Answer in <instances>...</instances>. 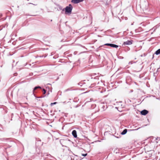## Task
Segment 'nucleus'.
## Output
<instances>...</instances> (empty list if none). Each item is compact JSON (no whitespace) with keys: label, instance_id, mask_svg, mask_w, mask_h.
Listing matches in <instances>:
<instances>
[{"label":"nucleus","instance_id":"obj_1","mask_svg":"<svg viewBox=\"0 0 160 160\" xmlns=\"http://www.w3.org/2000/svg\"><path fill=\"white\" fill-rule=\"evenodd\" d=\"M73 7L71 4H69L68 6H67L65 8V13H71L72 12Z\"/></svg>","mask_w":160,"mask_h":160},{"label":"nucleus","instance_id":"obj_2","mask_svg":"<svg viewBox=\"0 0 160 160\" xmlns=\"http://www.w3.org/2000/svg\"><path fill=\"white\" fill-rule=\"evenodd\" d=\"M97 74L96 73H93L90 75V76L91 77V79L93 78L95 80V83L97 82L96 81L99 79V77H100V76L99 77L98 75L95 76Z\"/></svg>","mask_w":160,"mask_h":160},{"label":"nucleus","instance_id":"obj_3","mask_svg":"<svg viewBox=\"0 0 160 160\" xmlns=\"http://www.w3.org/2000/svg\"><path fill=\"white\" fill-rule=\"evenodd\" d=\"M99 107L102 109V111H104L107 108V106L106 104L104 103H101Z\"/></svg>","mask_w":160,"mask_h":160},{"label":"nucleus","instance_id":"obj_4","mask_svg":"<svg viewBox=\"0 0 160 160\" xmlns=\"http://www.w3.org/2000/svg\"><path fill=\"white\" fill-rule=\"evenodd\" d=\"M132 41L131 40H128V41L124 42L123 45H130L132 44Z\"/></svg>","mask_w":160,"mask_h":160},{"label":"nucleus","instance_id":"obj_5","mask_svg":"<svg viewBox=\"0 0 160 160\" xmlns=\"http://www.w3.org/2000/svg\"><path fill=\"white\" fill-rule=\"evenodd\" d=\"M84 0H72L71 2L74 4H77L83 2Z\"/></svg>","mask_w":160,"mask_h":160},{"label":"nucleus","instance_id":"obj_6","mask_svg":"<svg viewBox=\"0 0 160 160\" xmlns=\"http://www.w3.org/2000/svg\"><path fill=\"white\" fill-rule=\"evenodd\" d=\"M148 112V110L144 109L141 112V114L143 115H146Z\"/></svg>","mask_w":160,"mask_h":160},{"label":"nucleus","instance_id":"obj_7","mask_svg":"<svg viewBox=\"0 0 160 160\" xmlns=\"http://www.w3.org/2000/svg\"><path fill=\"white\" fill-rule=\"evenodd\" d=\"M72 134L73 137L76 138L77 137V132L75 130H73L72 132Z\"/></svg>","mask_w":160,"mask_h":160},{"label":"nucleus","instance_id":"obj_8","mask_svg":"<svg viewBox=\"0 0 160 160\" xmlns=\"http://www.w3.org/2000/svg\"><path fill=\"white\" fill-rule=\"evenodd\" d=\"M109 46L114 48H117L118 47V45L112 43L110 44Z\"/></svg>","mask_w":160,"mask_h":160},{"label":"nucleus","instance_id":"obj_9","mask_svg":"<svg viewBox=\"0 0 160 160\" xmlns=\"http://www.w3.org/2000/svg\"><path fill=\"white\" fill-rule=\"evenodd\" d=\"M127 132V129H124L123 131L121 133V134L122 135H125L126 133Z\"/></svg>","mask_w":160,"mask_h":160},{"label":"nucleus","instance_id":"obj_10","mask_svg":"<svg viewBox=\"0 0 160 160\" xmlns=\"http://www.w3.org/2000/svg\"><path fill=\"white\" fill-rule=\"evenodd\" d=\"M157 141V143L158 145H160V137H157L156 138V141Z\"/></svg>","mask_w":160,"mask_h":160},{"label":"nucleus","instance_id":"obj_11","mask_svg":"<svg viewBox=\"0 0 160 160\" xmlns=\"http://www.w3.org/2000/svg\"><path fill=\"white\" fill-rule=\"evenodd\" d=\"M155 54L157 55L160 54V48L157 50L155 52Z\"/></svg>","mask_w":160,"mask_h":160},{"label":"nucleus","instance_id":"obj_12","mask_svg":"<svg viewBox=\"0 0 160 160\" xmlns=\"http://www.w3.org/2000/svg\"><path fill=\"white\" fill-rule=\"evenodd\" d=\"M156 138L155 137H152L150 138V140H151V142H152L154 140H156Z\"/></svg>","mask_w":160,"mask_h":160},{"label":"nucleus","instance_id":"obj_13","mask_svg":"<svg viewBox=\"0 0 160 160\" xmlns=\"http://www.w3.org/2000/svg\"><path fill=\"white\" fill-rule=\"evenodd\" d=\"M9 138H0V140L2 141H4L6 140H8Z\"/></svg>","mask_w":160,"mask_h":160},{"label":"nucleus","instance_id":"obj_14","mask_svg":"<svg viewBox=\"0 0 160 160\" xmlns=\"http://www.w3.org/2000/svg\"><path fill=\"white\" fill-rule=\"evenodd\" d=\"M38 88H41L40 86H36L34 87V88L33 89V92H34V91L36 90Z\"/></svg>","mask_w":160,"mask_h":160},{"label":"nucleus","instance_id":"obj_15","mask_svg":"<svg viewBox=\"0 0 160 160\" xmlns=\"http://www.w3.org/2000/svg\"><path fill=\"white\" fill-rule=\"evenodd\" d=\"M57 103V102H53V103H51L50 104V105H51V106H52L53 105H54L56 104V103Z\"/></svg>","mask_w":160,"mask_h":160},{"label":"nucleus","instance_id":"obj_16","mask_svg":"<svg viewBox=\"0 0 160 160\" xmlns=\"http://www.w3.org/2000/svg\"><path fill=\"white\" fill-rule=\"evenodd\" d=\"M42 91H43V94H45L46 93V90L45 89L43 88Z\"/></svg>","mask_w":160,"mask_h":160},{"label":"nucleus","instance_id":"obj_17","mask_svg":"<svg viewBox=\"0 0 160 160\" xmlns=\"http://www.w3.org/2000/svg\"><path fill=\"white\" fill-rule=\"evenodd\" d=\"M87 155V153H85V154H82V155L83 156H84V157H85Z\"/></svg>","mask_w":160,"mask_h":160},{"label":"nucleus","instance_id":"obj_18","mask_svg":"<svg viewBox=\"0 0 160 160\" xmlns=\"http://www.w3.org/2000/svg\"><path fill=\"white\" fill-rule=\"evenodd\" d=\"M71 90V89H70V88H68L66 90H65V92H67V91H70Z\"/></svg>","mask_w":160,"mask_h":160},{"label":"nucleus","instance_id":"obj_19","mask_svg":"<svg viewBox=\"0 0 160 160\" xmlns=\"http://www.w3.org/2000/svg\"><path fill=\"white\" fill-rule=\"evenodd\" d=\"M49 155H50V154H48L47 153H44V156H48Z\"/></svg>","mask_w":160,"mask_h":160},{"label":"nucleus","instance_id":"obj_20","mask_svg":"<svg viewBox=\"0 0 160 160\" xmlns=\"http://www.w3.org/2000/svg\"><path fill=\"white\" fill-rule=\"evenodd\" d=\"M110 43H106L104 44V45L106 46H110Z\"/></svg>","mask_w":160,"mask_h":160},{"label":"nucleus","instance_id":"obj_21","mask_svg":"<svg viewBox=\"0 0 160 160\" xmlns=\"http://www.w3.org/2000/svg\"><path fill=\"white\" fill-rule=\"evenodd\" d=\"M156 141V140H154V141L152 142H153L154 143L157 144V141Z\"/></svg>","mask_w":160,"mask_h":160},{"label":"nucleus","instance_id":"obj_22","mask_svg":"<svg viewBox=\"0 0 160 160\" xmlns=\"http://www.w3.org/2000/svg\"><path fill=\"white\" fill-rule=\"evenodd\" d=\"M131 100H129V99H128V102H131Z\"/></svg>","mask_w":160,"mask_h":160},{"label":"nucleus","instance_id":"obj_23","mask_svg":"<svg viewBox=\"0 0 160 160\" xmlns=\"http://www.w3.org/2000/svg\"><path fill=\"white\" fill-rule=\"evenodd\" d=\"M133 92V90H131V91H130V92Z\"/></svg>","mask_w":160,"mask_h":160},{"label":"nucleus","instance_id":"obj_24","mask_svg":"<svg viewBox=\"0 0 160 160\" xmlns=\"http://www.w3.org/2000/svg\"><path fill=\"white\" fill-rule=\"evenodd\" d=\"M39 57H41V58H42V57H43V56H40Z\"/></svg>","mask_w":160,"mask_h":160},{"label":"nucleus","instance_id":"obj_25","mask_svg":"<svg viewBox=\"0 0 160 160\" xmlns=\"http://www.w3.org/2000/svg\"><path fill=\"white\" fill-rule=\"evenodd\" d=\"M129 63H130V64H132V62H129Z\"/></svg>","mask_w":160,"mask_h":160},{"label":"nucleus","instance_id":"obj_26","mask_svg":"<svg viewBox=\"0 0 160 160\" xmlns=\"http://www.w3.org/2000/svg\"><path fill=\"white\" fill-rule=\"evenodd\" d=\"M136 130V129H135V130H134V129H133V130Z\"/></svg>","mask_w":160,"mask_h":160},{"label":"nucleus","instance_id":"obj_27","mask_svg":"<svg viewBox=\"0 0 160 160\" xmlns=\"http://www.w3.org/2000/svg\"><path fill=\"white\" fill-rule=\"evenodd\" d=\"M41 98V97H38V98Z\"/></svg>","mask_w":160,"mask_h":160},{"label":"nucleus","instance_id":"obj_28","mask_svg":"<svg viewBox=\"0 0 160 160\" xmlns=\"http://www.w3.org/2000/svg\"><path fill=\"white\" fill-rule=\"evenodd\" d=\"M62 147L64 146V145H62Z\"/></svg>","mask_w":160,"mask_h":160},{"label":"nucleus","instance_id":"obj_29","mask_svg":"<svg viewBox=\"0 0 160 160\" xmlns=\"http://www.w3.org/2000/svg\"><path fill=\"white\" fill-rule=\"evenodd\" d=\"M62 10L64 11V9H63Z\"/></svg>","mask_w":160,"mask_h":160}]
</instances>
